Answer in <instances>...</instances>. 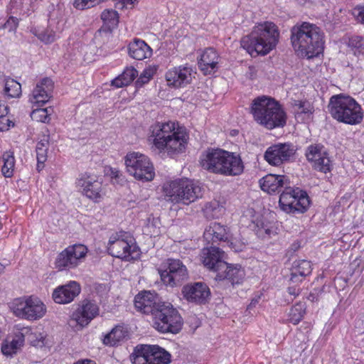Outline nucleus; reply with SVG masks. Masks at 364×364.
Listing matches in <instances>:
<instances>
[{
	"instance_id": "f257e3e1",
	"label": "nucleus",
	"mask_w": 364,
	"mask_h": 364,
	"mask_svg": "<svg viewBox=\"0 0 364 364\" xmlns=\"http://www.w3.org/2000/svg\"><path fill=\"white\" fill-rule=\"evenodd\" d=\"M262 191L269 193L282 191L279 197V206L287 213H304L308 209L310 200L305 191L291 186L288 176L269 173L259 180Z\"/></svg>"
},
{
	"instance_id": "f03ea898",
	"label": "nucleus",
	"mask_w": 364,
	"mask_h": 364,
	"mask_svg": "<svg viewBox=\"0 0 364 364\" xmlns=\"http://www.w3.org/2000/svg\"><path fill=\"white\" fill-rule=\"evenodd\" d=\"M291 46L301 58L307 59L318 55L323 50V36L321 29L309 22L297 23L291 28Z\"/></svg>"
},
{
	"instance_id": "7ed1b4c3",
	"label": "nucleus",
	"mask_w": 364,
	"mask_h": 364,
	"mask_svg": "<svg viewBox=\"0 0 364 364\" xmlns=\"http://www.w3.org/2000/svg\"><path fill=\"white\" fill-rule=\"evenodd\" d=\"M149 131V140L159 151H165L171 156L185 149L188 135L184 130L176 128L174 122H156L150 127Z\"/></svg>"
},
{
	"instance_id": "20e7f679",
	"label": "nucleus",
	"mask_w": 364,
	"mask_h": 364,
	"mask_svg": "<svg viewBox=\"0 0 364 364\" xmlns=\"http://www.w3.org/2000/svg\"><path fill=\"white\" fill-rule=\"evenodd\" d=\"M203 168L225 176L240 175L244 171V164L239 154L222 149H208L200 158Z\"/></svg>"
},
{
	"instance_id": "39448f33",
	"label": "nucleus",
	"mask_w": 364,
	"mask_h": 364,
	"mask_svg": "<svg viewBox=\"0 0 364 364\" xmlns=\"http://www.w3.org/2000/svg\"><path fill=\"white\" fill-rule=\"evenodd\" d=\"M279 31L271 21L255 26L251 33L241 40V46L252 56L265 55L274 49L279 43Z\"/></svg>"
},
{
	"instance_id": "423d86ee",
	"label": "nucleus",
	"mask_w": 364,
	"mask_h": 364,
	"mask_svg": "<svg viewBox=\"0 0 364 364\" xmlns=\"http://www.w3.org/2000/svg\"><path fill=\"white\" fill-rule=\"evenodd\" d=\"M251 112L255 121L268 129L283 127L286 124V113L273 98L262 96L255 99Z\"/></svg>"
},
{
	"instance_id": "0eeeda50",
	"label": "nucleus",
	"mask_w": 364,
	"mask_h": 364,
	"mask_svg": "<svg viewBox=\"0 0 364 364\" xmlns=\"http://www.w3.org/2000/svg\"><path fill=\"white\" fill-rule=\"evenodd\" d=\"M331 117L339 122L355 125L363 119L361 106L349 95L343 94L333 95L328 105Z\"/></svg>"
},
{
	"instance_id": "6e6552de",
	"label": "nucleus",
	"mask_w": 364,
	"mask_h": 364,
	"mask_svg": "<svg viewBox=\"0 0 364 364\" xmlns=\"http://www.w3.org/2000/svg\"><path fill=\"white\" fill-rule=\"evenodd\" d=\"M163 191L166 200L175 204L188 205L203 196V188L200 183L188 178L166 183Z\"/></svg>"
},
{
	"instance_id": "1a4fd4ad",
	"label": "nucleus",
	"mask_w": 364,
	"mask_h": 364,
	"mask_svg": "<svg viewBox=\"0 0 364 364\" xmlns=\"http://www.w3.org/2000/svg\"><path fill=\"white\" fill-rule=\"evenodd\" d=\"M159 308L155 313H153V327L162 333H178L183 323L178 310L168 302H164Z\"/></svg>"
},
{
	"instance_id": "9d476101",
	"label": "nucleus",
	"mask_w": 364,
	"mask_h": 364,
	"mask_svg": "<svg viewBox=\"0 0 364 364\" xmlns=\"http://www.w3.org/2000/svg\"><path fill=\"white\" fill-rule=\"evenodd\" d=\"M130 360L133 364H168L171 354L159 346L138 345Z\"/></svg>"
},
{
	"instance_id": "9b49d317",
	"label": "nucleus",
	"mask_w": 364,
	"mask_h": 364,
	"mask_svg": "<svg viewBox=\"0 0 364 364\" xmlns=\"http://www.w3.org/2000/svg\"><path fill=\"white\" fill-rule=\"evenodd\" d=\"M127 171L136 179L151 181L155 176L154 168L150 159L139 152H130L125 156Z\"/></svg>"
},
{
	"instance_id": "f8f14e48",
	"label": "nucleus",
	"mask_w": 364,
	"mask_h": 364,
	"mask_svg": "<svg viewBox=\"0 0 364 364\" xmlns=\"http://www.w3.org/2000/svg\"><path fill=\"white\" fill-rule=\"evenodd\" d=\"M14 314L20 318L28 320H37L46 314L43 303L37 297L18 298L12 304Z\"/></svg>"
},
{
	"instance_id": "ddd939ff",
	"label": "nucleus",
	"mask_w": 364,
	"mask_h": 364,
	"mask_svg": "<svg viewBox=\"0 0 364 364\" xmlns=\"http://www.w3.org/2000/svg\"><path fill=\"white\" fill-rule=\"evenodd\" d=\"M161 279L166 286L174 287L181 285L188 278V270L179 259L168 258L159 269Z\"/></svg>"
},
{
	"instance_id": "4468645a",
	"label": "nucleus",
	"mask_w": 364,
	"mask_h": 364,
	"mask_svg": "<svg viewBox=\"0 0 364 364\" xmlns=\"http://www.w3.org/2000/svg\"><path fill=\"white\" fill-rule=\"evenodd\" d=\"M87 253V248L84 245H70L58 255L55 267L60 271L75 268L83 262Z\"/></svg>"
},
{
	"instance_id": "2eb2a0df",
	"label": "nucleus",
	"mask_w": 364,
	"mask_h": 364,
	"mask_svg": "<svg viewBox=\"0 0 364 364\" xmlns=\"http://www.w3.org/2000/svg\"><path fill=\"white\" fill-rule=\"evenodd\" d=\"M107 250L112 256L127 261L134 259L139 255V249L132 240L128 241L120 238L117 234L109 237Z\"/></svg>"
},
{
	"instance_id": "dca6fc26",
	"label": "nucleus",
	"mask_w": 364,
	"mask_h": 364,
	"mask_svg": "<svg viewBox=\"0 0 364 364\" xmlns=\"http://www.w3.org/2000/svg\"><path fill=\"white\" fill-rule=\"evenodd\" d=\"M295 154L296 149L292 144L278 143L267 149L264 158L269 164L279 166L290 161Z\"/></svg>"
},
{
	"instance_id": "f3484780",
	"label": "nucleus",
	"mask_w": 364,
	"mask_h": 364,
	"mask_svg": "<svg viewBox=\"0 0 364 364\" xmlns=\"http://www.w3.org/2000/svg\"><path fill=\"white\" fill-rule=\"evenodd\" d=\"M225 257V252L216 247L203 248L200 253L203 265L217 274L220 270L227 268Z\"/></svg>"
},
{
	"instance_id": "a211bd4d",
	"label": "nucleus",
	"mask_w": 364,
	"mask_h": 364,
	"mask_svg": "<svg viewBox=\"0 0 364 364\" xmlns=\"http://www.w3.org/2000/svg\"><path fill=\"white\" fill-rule=\"evenodd\" d=\"M100 309L95 301L82 300L72 314V319L82 327L87 326L99 315Z\"/></svg>"
},
{
	"instance_id": "6ab92c4d",
	"label": "nucleus",
	"mask_w": 364,
	"mask_h": 364,
	"mask_svg": "<svg viewBox=\"0 0 364 364\" xmlns=\"http://www.w3.org/2000/svg\"><path fill=\"white\" fill-rule=\"evenodd\" d=\"M164 301H161L156 294L151 291H144L136 295L134 298L135 308L145 314H151L158 310Z\"/></svg>"
},
{
	"instance_id": "aec40b11",
	"label": "nucleus",
	"mask_w": 364,
	"mask_h": 364,
	"mask_svg": "<svg viewBox=\"0 0 364 364\" xmlns=\"http://www.w3.org/2000/svg\"><path fill=\"white\" fill-rule=\"evenodd\" d=\"M54 83L49 77H44L38 82L32 91L30 101L31 103L42 106L52 97Z\"/></svg>"
},
{
	"instance_id": "412c9836",
	"label": "nucleus",
	"mask_w": 364,
	"mask_h": 364,
	"mask_svg": "<svg viewBox=\"0 0 364 364\" xmlns=\"http://www.w3.org/2000/svg\"><path fill=\"white\" fill-rule=\"evenodd\" d=\"M193 70L189 66H178L168 70L166 80L168 86L175 88L184 87L192 80Z\"/></svg>"
},
{
	"instance_id": "4be33fe9",
	"label": "nucleus",
	"mask_w": 364,
	"mask_h": 364,
	"mask_svg": "<svg viewBox=\"0 0 364 364\" xmlns=\"http://www.w3.org/2000/svg\"><path fill=\"white\" fill-rule=\"evenodd\" d=\"M80 291V284L75 281H72L56 288L53 291V298L55 302L58 304H68L79 295Z\"/></svg>"
},
{
	"instance_id": "5701e85b",
	"label": "nucleus",
	"mask_w": 364,
	"mask_h": 364,
	"mask_svg": "<svg viewBox=\"0 0 364 364\" xmlns=\"http://www.w3.org/2000/svg\"><path fill=\"white\" fill-rule=\"evenodd\" d=\"M182 293L189 301L198 304L204 303L210 295L209 288L206 284L197 282L183 287Z\"/></svg>"
},
{
	"instance_id": "b1692460",
	"label": "nucleus",
	"mask_w": 364,
	"mask_h": 364,
	"mask_svg": "<svg viewBox=\"0 0 364 364\" xmlns=\"http://www.w3.org/2000/svg\"><path fill=\"white\" fill-rule=\"evenodd\" d=\"M77 186L88 198L97 200L101 198L102 183L95 177L85 174L78 179Z\"/></svg>"
},
{
	"instance_id": "393cba45",
	"label": "nucleus",
	"mask_w": 364,
	"mask_h": 364,
	"mask_svg": "<svg viewBox=\"0 0 364 364\" xmlns=\"http://www.w3.org/2000/svg\"><path fill=\"white\" fill-rule=\"evenodd\" d=\"M219 55L213 48L203 50L198 61V65L205 75L211 74L217 69Z\"/></svg>"
},
{
	"instance_id": "a878e982",
	"label": "nucleus",
	"mask_w": 364,
	"mask_h": 364,
	"mask_svg": "<svg viewBox=\"0 0 364 364\" xmlns=\"http://www.w3.org/2000/svg\"><path fill=\"white\" fill-rule=\"evenodd\" d=\"M203 237L207 241L217 242L218 241L229 240V232L228 228L220 223H212L205 229Z\"/></svg>"
},
{
	"instance_id": "bb28decb",
	"label": "nucleus",
	"mask_w": 364,
	"mask_h": 364,
	"mask_svg": "<svg viewBox=\"0 0 364 364\" xmlns=\"http://www.w3.org/2000/svg\"><path fill=\"white\" fill-rule=\"evenodd\" d=\"M245 277V271L240 265L230 266L227 263V268L220 270L216 274V279H228L232 284L240 283Z\"/></svg>"
},
{
	"instance_id": "cd10ccee",
	"label": "nucleus",
	"mask_w": 364,
	"mask_h": 364,
	"mask_svg": "<svg viewBox=\"0 0 364 364\" xmlns=\"http://www.w3.org/2000/svg\"><path fill=\"white\" fill-rule=\"evenodd\" d=\"M129 55L134 59L142 60L150 57L152 50L145 41L140 39H134L129 44Z\"/></svg>"
},
{
	"instance_id": "c85d7f7f",
	"label": "nucleus",
	"mask_w": 364,
	"mask_h": 364,
	"mask_svg": "<svg viewBox=\"0 0 364 364\" xmlns=\"http://www.w3.org/2000/svg\"><path fill=\"white\" fill-rule=\"evenodd\" d=\"M312 270L310 261L306 259H300L294 262L291 267V280L296 282L298 276L306 277L311 274Z\"/></svg>"
},
{
	"instance_id": "c756f323",
	"label": "nucleus",
	"mask_w": 364,
	"mask_h": 364,
	"mask_svg": "<svg viewBox=\"0 0 364 364\" xmlns=\"http://www.w3.org/2000/svg\"><path fill=\"white\" fill-rule=\"evenodd\" d=\"M138 72L134 68H127L124 72L112 80L111 85L116 87H122L129 85L137 76Z\"/></svg>"
},
{
	"instance_id": "7c9ffc66",
	"label": "nucleus",
	"mask_w": 364,
	"mask_h": 364,
	"mask_svg": "<svg viewBox=\"0 0 364 364\" xmlns=\"http://www.w3.org/2000/svg\"><path fill=\"white\" fill-rule=\"evenodd\" d=\"M49 147L48 136H44L36 145L37 169L40 171L44 167V163L47 160L48 150Z\"/></svg>"
},
{
	"instance_id": "2f4dec72",
	"label": "nucleus",
	"mask_w": 364,
	"mask_h": 364,
	"mask_svg": "<svg viewBox=\"0 0 364 364\" xmlns=\"http://www.w3.org/2000/svg\"><path fill=\"white\" fill-rule=\"evenodd\" d=\"M127 331L121 326H116L103 338V343L105 346H114L118 345L126 336Z\"/></svg>"
},
{
	"instance_id": "473e14b6",
	"label": "nucleus",
	"mask_w": 364,
	"mask_h": 364,
	"mask_svg": "<svg viewBox=\"0 0 364 364\" xmlns=\"http://www.w3.org/2000/svg\"><path fill=\"white\" fill-rule=\"evenodd\" d=\"M326 154L327 152L324 149L323 146L321 144H311L309 146L305 154L307 160L311 164L312 166L314 163L318 161L320 158Z\"/></svg>"
},
{
	"instance_id": "72a5a7b5",
	"label": "nucleus",
	"mask_w": 364,
	"mask_h": 364,
	"mask_svg": "<svg viewBox=\"0 0 364 364\" xmlns=\"http://www.w3.org/2000/svg\"><path fill=\"white\" fill-rule=\"evenodd\" d=\"M101 19L106 29L112 31L118 25L119 15L117 12L113 9H105L101 14Z\"/></svg>"
},
{
	"instance_id": "f704fd0d",
	"label": "nucleus",
	"mask_w": 364,
	"mask_h": 364,
	"mask_svg": "<svg viewBox=\"0 0 364 364\" xmlns=\"http://www.w3.org/2000/svg\"><path fill=\"white\" fill-rule=\"evenodd\" d=\"M2 161L4 162L1 168L2 174L6 178L11 177L14 174L15 166L14 152L10 151L4 152L2 155Z\"/></svg>"
},
{
	"instance_id": "c9c22d12",
	"label": "nucleus",
	"mask_w": 364,
	"mask_h": 364,
	"mask_svg": "<svg viewBox=\"0 0 364 364\" xmlns=\"http://www.w3.org/2000/svg\"><path fill=\"white\" fill-rule=\"evenodd\" d=\"M4 92L9 97H18L21 95V85L14 79H7L5 82Z\"/></svg>"
},
{
	"instance_id": "e433bc0d",
	"label": "nucleus",
	"mask_w": 364,
	"mask_h": 364,
	"mask_svg": "<svg viewBox=\"0 0 364 364\" xmlns=\"http://www.w3.org/2000/svg\"><path fill=\"white\" fill-rule=\"evenodd\" d=\"M306 312V305L304 303H297L294 305L289 311V321L294 323L297 324L304 317Z\"/></svg>"
},
{
	"instance_id": "4c0bfd02",
	"label": "nucleus",
	"mask_w": 364,
	"mask_h": 364,
	"mask_svg": "<svg viewBox=\"0 0 364 364\" xmlns=\"http://www.w3.org/2000/svg\"><path fill=\"white\" fill-rule=\"evenodd\" d=\"M53 112V109L49 108H39L34 109L31 114V117L32 119L36 120L37 122H41L43 123L49 122L50 119V115Z\"/></svg>"
},
{
	"instance_id": "58836bf2",
	"label": "nucleus",
	"mask_w": 364,
	"mask_h": 364,
	"mask_svg": "<svg viewBox=\"0 0 364 364\" xmlns=\"http://www.w3.org/2000/svg\"><path fill=\"white\" fill-rule=\"evenodd\" d=\"M312 167L314 169L322 173H326L330 172L332 168V164L328 154L323 156L322 158H320L318 161L314 163Z\"/></svg>"
},
{
	"instance_id": "ea45409f",
	"label": "nucleus",
	"mask_w": 364,
	"mask_h": 364,
	"mask_svg": "<svg viewBox=\"0 0 364 364\" xmlns=\"http://www.w3.org/2000/svg\"><path fill=\"white\" fill-rule=\"evenodd\" d=\"M257 234L259 237L271 236L274 232L273 226L263 221H257Z\"/></svg>"
},
{
	"instance_id": "a19ab883",
	"label": "nucleus",
	"mask_w": 364,
	"mask_h": 364,
	"mask_svg": "<svg viewBox=\"0 0 364 364\" xmlns=\"http://www.w3.org/2000/svg\"><path fill=\"white\" fill-rule=\"evenodd\" d=\"M25 333L23 332H18L15 334V336L12 338L11 341L9 340L11 346L17 351L23 344L24 343V337L25 333H27L30 330L28 328H24Z\"/></svg>"
},
{
	"instance_id": "79ce46f5",
	"label": "nucleus",
	"mask_w": 364,
	"mask_h": 364,
	"mask_svg": "<svg viewBox=\"0 0 364 364\" xmlns=\"http://www.w3.org/2000/svg\"><path fill=\"white\" fill-rule=\"evenodd\" d=\"M154 72L155 70L151 68L145 69L136 81V85L141 86L142 85L147 83L153 77Z\"/></svg>"
},
{
	"instance_id": "37998d69",
	"label": "nucleus",
	"mask_w": 364,
	"mask_h": 364,
	"mask_svg": "<svg viewBox=\"0 0 364 364\" xmlns=\"http://www.w3.org/2000/svg\"><path fill=\"white\" fill-rule=\"evenodd\" d=\"M352 15L358 22L364 24V6H358L352 10Z\"/></svg>"
},
{
	"instance_id": "c03bdc74",
	"label": "nucleus",
	"mask_w": 364,
	"mask_h": 364,
	"mask_svg": "<svg viewBox=\"0 0 364 364\" xmlns=\"http://www.w3.org/2000/svg\"><path fill=\"white\" fill-rule=\"evenodd\" d=\"M37 36L38 38L45 43H52L55 39V36L51 31H42Z\"/></svg>"
},
{
	"instance_id": "a18cd8bd",
	"label": "nucleus",
	"mask_w": 364,
	"mask_h": 364,
	"mask_svg": "<svg viewBox=\"0 0 364 364\" xmlns=\"http://www.w3.org/2000/svg\"><path fill=\"white\" fill-rule=\"evenodd\" d=\"M349 44L356 48L364 51V38L360 36H355L350 39Z\"/></svg>"
},
{
	"instance_id": "49530a36",
	"label": "nucleus",
	"mask_w": 364,
	"mask_h": 364,
	"mask_svg": "<svg viewBox=\"0 0 364 364\" xmlns=\"http://www.w3.org/2000/svg\"><path fill=\"white\" fill-rule=\"evenodd\" d=\"M230 241L235 251H241L245 246V240L240 237H232Z\"/></svg>"
},
{
	"instance_id": "de8ad7c7",
	"label": "nucleus",
	"mask_w": 364,
	"mask_h": 364,
	"mask_svg": "<svg viewBox=\"0 0 364 364\" xmlns=\"http://www.w3.org/2000/svg\"><path fill=\"white\" fill-rule=\"evenodd\" d=\"M14 122L6 115L0 117V132L8 130L10 127H14Z\"/></svg>"
},
{
	"instance_id": "09e8293b",
	"label": "nucleus",
	"mask_w": 364,
	"mask_h": 364,
	"mask_svg": "<svg viewBox=\"0 0 364 364\" xmlns=\"http://www.w3.org/2000/svg\"><path fill=\"white\" fill-rule=\"evenodd\" d=\"M1 352L4 355H12L15 354L17 351L11 346L9 342V339H6L1 346Z\"/></svg>"
},
{
	"instance_id": "8fccbe9b",
	"label": "nucleus",
	"mask_w": 364,
	"mask_h": 364,
	"mask_svg": "<svg viewBox=\"0 0 364 364\" xmlns=\"http://www.w3.org/2000/svg\"><path fill=\"white\" fill-rule=\"evenodd\" d=\"M18 24V19L15 17L11 16L4 24L3 28L8 29L9 31L16 30Z\"/></svg>"
},
{
	"instance_id": "3c124183",
	"label": "nucleus",
	"mask_w": 364,
	"mask_h": 364,
	"mask_svg": "<svg viewBox=\"0 0 364 364\" xmlns=\"http://www.w3.org/2000/svg\"><path fill=\"white\" fill-rule=\"evenodd\" d=\"M136 0H117L115 6L117 9L132 8Z\"/></svg>"
},
{
	"instance_id": "603ef678",
	"label": "nucleus",
	"mask_w": 364,
	"mask_h": 364,
	"mask_svg": "<svg viewBox=\"0 0 364 364\" xmlns=\"http://www.w3.org/2000/svg\"><path fill=\"white\" fill-rule=\"evenodd\" d=\"M296 105L299 106V108L301 109V113L307 114L312 112V107L309 102H299L296 104Z\"/></svg>"
},
{
	"instance_id": "864d4df0",
	"label": "nucleus",
	"mask_w": 364,
	"mask_h": 364,
	"mask_svg": "<svg viewBox=\"0 0 364 364\" xmlns=\"http://www.w3.org/2000/svg\"><path fill=\"white\" fill-rule=\"evenodd\" d=\"M9 113V107L4 104L0 102V117L7 115Z\"/></svg>"
},
{
	"instance_id": "5fc2aeb1",
	"label": "nucleus",
	"mask_w": 364,
	"mask_h": 364,
	"mask_svg": "<svg viewBox=\"0 0 364 364\" xmlns=\"http://www.w3.org/2000/svg\"><path fill=\"white\" fill-rule=\"evenodd\" d=\"M288 292L290 295H293L294 297L299 294V289L295 287H290L288 288Z\"/></svg>"
},
{
	"instance_id": "6e6d98bb",
	"label": "nucleus",
	"mask_w": 364,
	"mask_h": 364,
	"mask_svg": "<svg viewBox=\"0 0 364 364\" xmlns=\"http://www.w3.org/2000/svg\"><path fill=\"white\" fill-rule=\"evenodd\" d=\"M4 265L0 262V275L4 272Z\"/></svg>"
},
{
	"instance_id": "4d7b16f0",
	"label": "nucleus",
	"mask_w": 364,
	"mask_h": 364,
	"mask_svg": "<svg viewBox=\"0 0 364 364\" xmlns=\"http://www.w3.org/2000/svg\"><path fill=\"white\" fill-rule=\"evenodd\" d=\"M292 247H294L293 250L295 251L299 247V245L297 244H294Z\"/></svg>"
},
{
	"instance_id": "13d9d810",
	"label": "nucleus",
	"mask_w": 364,
	"mask_h": 364,
	"mask_svg": "<svg viewBox=\"0 0 364 364\" xmlns=\"http://www.w3.org/2000/svg\"><path fill=\"white\" fill-rule=\"evenodd\" d=\"M3 242L2 241H0V248L3 247Z\"/></svg>"
}]
</instances>
